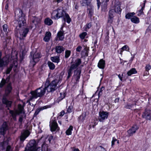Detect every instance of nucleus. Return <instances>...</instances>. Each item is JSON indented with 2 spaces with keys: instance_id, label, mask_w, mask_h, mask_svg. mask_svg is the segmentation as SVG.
<instances>
[{
  "instance_id": "5fc2aeb1",
  "label": "nucleus",
  "mask_w": 151,
  "mask_h": 151,
  "mask_svg": "<svg viewBox=\"0 0 151 151\" xmlns=\"http://www.w3.org/2000/svg\"><path fill=\"white\" fill-rule=\"evenodd\" d=\"M41 110H42V109H37L34 113V115L35 116H36L38 114V113H39L40 111Z\"/></svg>"
},
{
  "instance_id": "a878e982",
  "label": "nucleus",
  "mask_w": 151,
  "mask_h": 151,
  "mask_svg": "<svg viewBox=\"0 0 151 151\" xmlns=\"http://www.w3.org/2000/svg\"><path fill=\"white\" fill-rule=\"evenodd\" d=\"M109 1V0H104L101 4V8L102 10L104 11L107 8V6L108 4V2Z\"/></svg>"
},
{
  "instance_id": "6e6d98bb",
  "label": "nucleus",
  "mask_w": 151,
  "mask_h": 151,
  "mask_svg": "<svg viewBox=\"0 0 151 151\" xmlns=\"http://www.w3.org/2000/svg\"><path fill=\"white\" fill-rule=\"evenodd\" d=\"M151 68V66L150 65H147L145 67V70L146 71H148Z\"/></svg>"
},
{
  "instance_id": "cd10ccee",
  "label": "nucleus",
  "mask_w": 151,
  "mask_h": 151,
  "mask_svg": "<svg viewBox=\"0 0 151 151\" xmlns=\"http://www.w3.org/2000/svg\"><path fill=\"white\" fill-rule=\"evenodd\" d=\"M57 37L60 40H62L64 38V32L62 31L59 32L57 33Z\"/></svg>"
},
{
  "instance_id": "774afa93",
  "label": "nucleus",
  "mask_w": 151,
  "mask_h": 151,
  "mask_svg": "<svg viewBox=\"0 0 151 151\" xmlns=\"http://www.w3.org/2000/svg\"><path fill=\"white\" fill-rule=\"evenodd\" d=\"M73 151H79V150L78 149H75Z\"/></svg>"
},
{
  "instance_id": "ddd939ff",
  "label": "nucleus",
  "mask_w": 151,
  "mask_h": 151,
  "mask_svg": "<svg viewBox=\"0 0 151 151\" xmlns=\"http://www.w3.org/2000/svg\"><path fill=\"white\" fill-rule=\"evenodd\" d=\"M143 118L147 120H151V110L146 109L142 115Z\"/></svg>"
},
{
  "instance_id": "f257e3e1",
  "label": "nucleus",
  "mask_w": 151,
  "mask_h": 151,
  "mask_svg": "<svg viewBox=\"0 0 151 151\" xmlns=\"http://www.w3.org/2000/svg\"><path fill=\"white\" fill-rule=\"evenodd\" d=\"M61 17H63L64 22L66 19L67 22L68 23H70L71 19L69 15L62 8H58L53 11L51 14V17L52 19H56Z\"/></svg>"
},
{
  "instance_id": "864d4df0",
  "label": "nucleus",
  "mask_w": 151,
  "mask_h": 151,
  "mask_svg": "<svg viewBox=\"0 0 151 151\" xmlns=\"http://www.w3.org/2000/svg\"><path fill=\"white\" fill-rule=\"evenodd\" d=\"M82 49V47L81 46H78L76 48V50L78 52H81Z\"/></svg>"
},
{
  "instance_id": "bb28decb",
  "label": "nucleus",
  "mask_w": 151,
  "mask_h": 151,
  "mask_svg": "<svg viewBox=\"0 0 151 151\" xmlns=\"http://www.w3.org/2000/svg\"><path fill=\"white\" fill-rule=\"evenodd\" d=\"M8 141H5L3 142V145H2L3 147L5 146V145H6V151H12V149L10 146L8 145Z\"/></svg>"
},
{
  "instance_id": "a211bd4d",
  "label": "nucleus",
  "mask_w": 151,
  "mask_h": 151,
  "mask_svg": "<svg viewBox=\"0 0 151 151\" xmlns=\"http://www.w3.org/2000/svg\"><path fill=\"white\" fill-rule=\"evenodd\" d=\"M139 127L136 125H133L131 128L129 129L127 131L128 133L129 136H132L133 134L135 133L136 130L138 129Z\"/></svg>"
},
{
  "instance_id": "f3484780",
  "label": "nucleus",
  "mask_w": 151,
  "mask_h": 151,
  "mask_svg": "<svg viewBox=\"0 0 151 151\" xmlns=\"http://www.w3.org/2000/svg\"><path fill=\"white\" fill-rule=\"evenodd\" d=\"M87 12L89 17L91 18L94 13V8L92 5H90L88 6Z\"/></svg>"
},
{
  "instance_id": "680f3d73",
  "label": "nucleus",
  "mask_w": 151,
  "mask_h": 151,
  "mask_svg": "<svg viewBox=\"0 0 151 151\" xmlns=\"http://www.w3.org/2000/svg\"><path fill=\"white\" fill-rule=\"evenodd\" d=\"M67 111L68 113H70L71 111V107L69 106L67 110Z\"/></svg>"
},
{
  "instance_id": "c85d7f7f",
  "label": "nucleus",
  "mask_w": 151,
  "mask_h": 151,
  "mask_svg": "<svg viewBox=\"0 0 151 151\" xmlns=\"http://www.w3.org/2000/svg\"><path fill=\"white\" fill-rule=\"evenodd\" d=\"M86 115V112H85L83 113L82 115L78 118L79 122H83L85 120Z\"/></svg>"
},
{
  "instance_id": "c03bdc74",
  "label": "nucleus",
  "mask_w": 151,
  "mask_h": 151,
  "mask_svg": "<svg viewBox=\"0 0 151 151\" xmlns=\"http://www.w3.org/2000/svg\"><path fill=\"white\" fill-rule=\"evenodd\" d=\"M91 27V24L90 23H88L86 24L84 27V30L86 31H87Z\"/></svg>"
},
{
  "instance_id": "58836bf2",
  "label": "nucleus",
  "mask_w": 151,
  "mask_h": 151,
  "mask_svg": "<svg viewBox=\"0 0 151 151\" xmlns=\"http://www.w3.org/2000/svg\"><path fill=\"white\" fill-rule=\"evenodd\" d=\"M42 151H48L47 145L44 143L42 147Z\"/></svg>"
},
{
  "instance_id": "c9c22d12",
  "label": "nucleus",
  "mask_w": 151,
  "mask_h": 151,
  "mask_svg": "<svg viewBox=\"0 0 151 151\" xmlns=\"http://www.w3.org/2000/svg\"><path fill=\"white\" fill-rule=\"evenodd\" d=\"M73 127L70 126L68 129L66 131V133L68 135H71L72 134L71 131L73 130Z\"/></svg>"
},
{
  "instance_id": "0eeeda50",
  "label": "nucleus",
  "mask_w": 151,
  "mask_h": 151,
  "mask_svg": "<svg viewBox=\"0 0 151 151\" xmlns=\"http://www.w3.org/2000/svg\"><path fill=\"white\" fill-rule=\"evenodd\" d=\"M81 63V60L80 59H76L75 62L71 65L70 68L68 71V75L67 78H69L71 76L72 74V71L73 70L77 68L78 66Z\"/></svg>"
},
{
  "instance_id": "f704fd0d",
  "label": "nucleus",
  "mask_w": 151,
  "mask_h": 151,
  "mask_svg": "<svg viewBox=\"0 0 151 151\" xmlns=\"http://www.w3.org/2000/svg\"><path fill=\"white\" fill-rule=\"evenodd\" d=\"M47 64L50 69L53 70L54 69L55 66V65L52 63L50 61H48Z\"/></svg>"
},
{
  "instance_id": "5701e85b",
  "label": "nucleus",
  "mask_w": 151,
  "mask_h": 151,
  "mask_svg": "<svg viewBox=\"0 0 151 151\" xmlns=\"http://www.w3.org/2000/svg\"><path fill=\"white\" fill-rule=\"evenodd\" d=\"M105 66V61L102 59H101L99 61L98 64V67L100 68L104 69Z\"/></svg>"
},
{
  "instance_id": "6e6552de",
  "label": "nucleus",
  "mask_w": 151,
  "mask_h": 151,
  "mask_svg": "<svg viewBox=\"0 0 151 151\" xmlns=\"http://www.w3.org/2000/svg\"><path fill=\"white\" fill-rule=\"evenodd\" d=\"M24 107L20 104L18 105V110L14 111L13 110H9V113L11 115V116L14 120H16V116L17 115H19V114L23 113Z\"/></svg>"
},
{
  "instance_id": "1a4fd4ad",
  "label": "nucleus",
  "mask_w": 151,
  "mask_h": 151,
  "mask_svg": "<svg viewBox=\"0 0 151 151\" xmlns=\"http://www.w3.org/2000/svg\"><path fill=\"white\" fill-rule=\"evenodd\" d=\"M7 96H3L2 100V103L6 105V107L7 108L8 110H9V108L11 107L12 102L11 101L8 100L7 99Z\"/></svg>"
},
{
  "instance_id": "37998d69",
  "label": "nucleus",
  "mask_w": 151,
  "mask_h": 151,
  "mask_svg": "<svg viewBox=\"0 0 151 151\" xmlns=\"http://www.w3.org/2000/svg\"><path fill=\"white\" fill-rule=\"evenodd\" d=\"M71 51L69 50H66L65 52V58H68L70 55Z\"/></svg>"
},
{
  "instance_id": "7c9ffc66",
  "label": "nucleus",
  "mask_w": 151,
  "mask_h": 151,
  "mask_svg": "<svg viewBox=\"0 0 151 151\" xmlns=\"http://www.w3.org/2000/svg\"><path fill=\"white\" fill-rule=\"evenodd\" d=\"M45 24L48 25H50L53 23L52 20L49 18H47L45 19L44 20Z\"/></svg>"
},
{
  "instance_id": "393cba45",
  "label": "nucleus",
  "mask_w": 151,
  "mask_h": 151,
  "mask_svg": "<svg viewBox=\"0 0 151 151\" xmlns=\"http://www.w3.org/2000/svg\"><path fill=\"white\" fill-rule=\"evenodd\" d=\"M51 37V33L49 32H47L45 34V36L43 38V40L45 42H48L50 40Z\"/></svg>"
},
{
  "instance_id": "338daca9",
  "label": "nucleus",
  "mask_w": 151,
  "mask_h": 151,
  "mask_svg": "<svg viewBox=\"0 0 151 151\" xmlns=\"http://www.w3.org/2000/svg\"><path fill=\"white\" fill-rule=\"evenodd\" d=\"M84 50H85V52H87L88 50V48L86 47H85L84 48Z\"/></svg>"
},
{
  "instance_id": "9b49d317",
  "label": "nucleus",
  "mask_w": 151,
  "mask_h": 151,
  "mask_svg": "<svg viewBox=\"0 0 151 151\" xmlns=\"http://www.w3.org/2000/svg\"><path fill=\"white\" fill-rule=\"evenodd\" d=\"M109 114V113L106 111H102L99 113V120L100 122H103L105 119H107Z\"/></svg>"
},
{
  "instance_id": "c756f323",
  "label": "nucleus",
  "mask_w": 151,
  "mask_h": 151,
  "mask_svg": "<svg viewBox=\"0 0 151 151\" xmlns=\"http://www.w3.org/2000/svg\"><path fill=\"white\" fill-rule=\"evenodd\" d=\"M91 1V0H83L81 4L83 6H88V5H91L90 4Z\"/></svg>"
},
{
  "instance_id": "6ab92c4d",
  "label": "nucleus",
  "mask_w": 151,
  "mask_h": 151,
  "mask_svg": "<svg viewBox=\"0 0 151 151\" xmlns=\"http://www.w3.org/2000/svg\"><path fill=\"white\" fill-rule=\"evenodd\" d=\"M12 89V87L11 86V83H9L7 85L5 90V93L4 96H7L11 92Z\"/></svg>"
},
{
  "instance_id": "a19ab883",
  "label": "nucleus",
  "mask_w": 151,
  "mask_h": 151,
  "mask_svg": "<svg viewBox=\"0 0 151 151\" xmlns=\"http://www.w3.org/2000/svg\"><path fill=\"white\" fill-rule=\"evenodd\" d=\"M122 50L121 51V53L123 50H126L129 52V47L127 45H125L123 46L121 48Z\"/></svg>"
},
{
  "instance_id": "4468645a",
  "label": "nucleus",
  "mask_w": 151,
  "mask_h": 151,
  "mask_svg": "<svg viewBox=\"0 0 151 151\" xmlns=\"http://www.w3.org/2000/svg\"><path fill=\"white\" fill-rule=\"evenodd\" d=\"M29 29L27 28L22 29L20 30V39H23L24 37H25L27 34L28 33Z\"/></svg>"
},
{
  "instance_id": "4c0bfd02",
  "label": "nucleus",
  "mask_w": 151,
  "mask_h": 151,
  "mask_svg": "<svg viewBox=\"0 0 151 151\" xmlns=\"http://www.w3.org/2000/svg\"><path fill=\"white\" fill-rule=\"evenodd\" d=\"M20 45L22 50L23 51H25L28 50V45H25L24 44L23 45L21 44Z\"/></svg>"
},
{
  "instance_id": "dca6fc26",
  "label": "nucleus",
  "mask_w": 151,
  "mask_h": 151,
  "mask_svg": "<svg viewBox=\"0 0 151 151\" xmlns=\"http://www.w3.org/2000/svg\"><path fill=\"white\" fill-rule=\"evenodd\" d=\"M115 13H116V12H115L114 10L111 8L109 11V17L108 20V22L109 23H111L112 22V19L114 17V15L115 14Z\"/></svg>"
},
{
  "instance_id": "f03ea898",
  "label": "nucleus",
  "mask_w": 151,
  "mask_h": 151,
  "mask_svg": "<svg viewBox=\"0 0 151 151\" xmlns=\"http://www.w3.org/2000/svg\"><path fill=\"white\" fill-rule=\"evenodd\" d=\"M15 17L17 19L19 27L24 26L26 24L25 15L23 14L22 10L20 9H16L15 12Z\"/></svg>"
},
{
  "instance_id": "aec40b11",
  "label": "nucleus",
  "mask_w": 151,
  "mask_h": 151,
  "mask_svg": "<svg viewBox=\"0 0 151 151\" xmlns=\"http://www.w3.org/2000/svg\"><path fill=\"white\" fill-rule=\"evenodd\" d=\"M81 71L80 70H77L74 72L73 76L74 78L75 79L77 82L79 81V79L80 77V74Z\"/></svg>"
},
{
  "instance_id": "052dcab7",
  "label": "nucleus",
  "mask_w": 151,
  "mask_h": 151,
  "mask_svg": "<svg viewBox=\"0 0 151 151\" xmlns=\"http://www.w3.org/2000/svg\"><path fill=\"white\" fill-rule=\"evenodd\" d=\"M10 80V78L9 77H7L6 80L5 79V81L6 83H8L9 82Z\"/></svg>"
},
{
  "instance_id": "a18cd8bd",
  "label": "nucleus",
  "mask_w": 151,
  "mask_h": 151,
  "mask_svg": "<svg viewBox=\"0 0 151 151\" xmlns=\"http://www.w3.org/2000/svg\"><path fill=\"white\" fill-rule=\"evenodd\" d=\"M95 151H105V150L101 146H99L96 148Z\"/></svg>"
},
{
  "instance_id": "20e7f679",
  "label": "nucleus",
  "mask_w": 151,
  "mask_h": 151,
  "mask_svg": "<svg viewBox=\"0 0 151 151\" xmlns=\"http://www.w3.org/2000/svg\"><path fill=\"white\" fill-rule=\"evenodd\" d=\"M40 58V54L39 52L37 51L34 53L33 52H31V55L30 56V66L34 67L36 63L39 61Z\"/></svg>"
},
{
  "instance_id": "0e129e2a",
  "label": "nucleus",
  "mask_w": 151,
  "mask_h": 151,
  "mask_svg": "<svg viewBox=\"0 0 151 151\" xmlns=\"http://www.w3.org/2000/svg\"><path fill=\"white\" fill-rule=\"evenodd\" d=\"M64 112L63 111H62L60 113V115L61 116H63L64 115Z\"/></svg>"
},
{
  "instance_id": "69168bd1",
  "label": "nucleus",
  "mask_w": 151,
  "mask_h": 151,
  "mask_svg": "<svg viewBox=\"0 0 151 151\" xmlns=\"http://www.w3.org/2000/svg\"><path fill=\"white\" fill-rule=\"evenodd\" d=\"M19 121L20 122H22V117H20L19 119Z\"/></svg>"
},
{
  "instance_id": "ea45409f",
  "label": "nucleus",
  "mask_w": 151,
  "mask_h": 151,
  "mask_svg": "<svg viewBox=\"0 0 151 151\" xmlns=\"http://www.w3.org/2000/svg\"><path fill=\"white\" fill-rule=\"evenodd\" d=\"M136 104H126L124 107L127 109H131L132 108H134V106H136Z\"/></svg>"
},
{
  "instance_id": "412c9836",
  "label": "nucleus",
  "mask_w": 151,
  "mask_h": 151,
  "mask_svg": "<svg viewBox=\"0 0 151 151\" xmlns=\"http://www.w3.org/2000/svg\"><path fill=\"white\" fill-rule=\"evenodd\" d=\"M29 134V132L28 131H25L22 132L20 137V140L23 141L28 136Z\"/></svg>"
},
{
  "instance_id": "49530a36",
  "label": "nucleus",
  "mask_w": 151,
  "mask_h": 151,
  "mask_svg": "<svg viewBox=\"0 0 151 151\" xmlns=\"http://www.w3.org/2000/svg\"><path fill=\"white\" fill-rule=\"evenodd\" d=\"M116 142L117 144L119 143V141L116 139L115 138L113 137L111 142V146H112Z\"/></svg>"
},
{
  "instance_id": "4d7b16f0",
  "label": "nucleus",
  "mask_w": 151,
  "mask_h": 151,
  "mask_svg": "<svg viewBox=\"0 0 151 151\" xmlns=\"http://www.w3.org/2000/svg\"><path fill=\"white\" fill-rule=\"evenodd\" d=\"M12 68V66H10L9 68H8L6 70V73L7 74H9L11 71V70Z\"/></svg>"
},
{
  "instance_id": "bf43d9fd",
  "label": "nucleus",
  "mask_w": 151,
  "mask_h": 151,
  "mask_svg": "<svg viewBox=\"0 0 151 151\" xmlns=\"http://www.w3.org/2000/svg\"><path fill=\"white\" fill-rule=\"evenodd\" d=\"M53 139V136H50L48 139V140L49 141V142L50 143L51 142V141Z\"/></svg>"
},
{
  "instance_id": "9d476101",
  "label": "nucleus",
  "mask_w": 151,
  "mask_h": 151,
  "mask_svg": "<svg viewBox=\"0 0 151 151\" xmlns=\"http://www.w3.org/2000/svg\"><path fill=\"white\" fill-rule=\"evenodd\" d=\"M112 8L115 12L119 13H121L122 9L120 8V4L119 2L115 1L114 4L112 6Z\"/></svg>"
},
{
  "instance_id": "e433bc0d",
  "label": "nucleus",
  "mask_w": 151,
  "mask_h": 151,
  "mask_svg": "<svg viewBox=\"0 0 151 151\" xmlns=\"http://www.w3.org/2000/svg\"><path fill=\"white\" fill-rule=\"evenodd\" d=\"M2 27L3 31L6 32V35L7 36V34L9 31V29H8V26L6 24H5Z\"/></svg>"
},
{
  "instance_id": "473e14b6",
  "label": "nucleus",
  "mask_w": 151,
  "mask_h": 151,
  "mask_svg": "<svg viewBox=\"0 0 151 151\" xmlns=\"http://www.w3.org/2000/svg\"><path fill=\"white\" fill-rule=\"evenodd\" d=\"M51 60L53 62L58 63L60 61V57L58 56L51 57Z\"/></svg>"
},
{
  "instance_id": "423d86ee",
  "label": "nucleus",
  "mask_w": 151,
  "mask_h": 151,
  "mask_svg": "<svg viewBox=\"0 0 151 151\" xmlns=\"http://www.w3.org/2000/svg\"><path fill=\"white\" fill-rule=\"evenodd\" d=\"M46 90L45 87L44 88L41 87L34 91H31L30 93L35 99H36L38 97L42 96L45 94Z\"/></svg>"
},
{
  "instance_id": "72a5a7b5",
  "label": "nucleus",
  "mask_w": 151,
  "mask_h": 151,
  "mask_svg": "<svg viewBox=\"0 0 151 151\" xmlns=\"http://www.w3.org/2000/svg\"><path fill=\"white\" fill-rule=\"evenodd\" d=\"M131 20L132 22L135 23H138L139 22V18L135 16H134L131 18Z\"/></svg>"
},
{
  "instance_id": "8fccbe9b",
  "label": "nucleus",
  "mask_w": 151,
  "mask_h": 151,
  "mask_svg": "<svg viewBox=\"0 0 151 151\" xmlns=\"http://www.w3.org/2000/svg\"><path fill=\"white\" fill-rule=\"evenodd\" d=\"M144 6L142 7L141 9L139 11V12L140 13V15L143 14V10L144 9V8H145V2H146V1H144Z\"/></svg>"
},
{
  "instance_id": "2eb2a0df",
  "label": "nucleus",
  "mask_w": 151,
  "mask_h": 151,
  "mask_svg": "<svg viewBox=\"0 0 151 151\" xmlns=\"http://www.w3.org/2000/svg\"><path fill=\"white\" fill-rule=\"evenodd\" d=\"M8 127L6 122L3 123L0 129V132L2 135H4L8 129Z\"/></svg>"
},
{
  "instance_id": "603ef678",
  "label": "nucleus",
  "mask_w": 151,
  "mask_h": 151,
  "mask_svg": "<svg viewBox=\"0 0 151 151\" xmlns=\"http://www.w3.org/2000/svg\"><path fill=\"white\" fill-rule=\"evenodd\" d=\"M104 90V87L102 86L100 89V91L99 92V93L98 94L99 96L100 95H101L102 94V91H103Z\"/></svg>"
},
{
  "instance_id": "39448f33",
  "label": "nucleus",
  "mask_w": 151,
  "mask_h": 151,
  "mask_svg": "<svg viewBox=\"0 0 151 151\" xmlns=\"http://www.w3.org/2000/svg\"><path fill=\"white\" fill-rule=\"evenodd\" d=\"M37 143L35 140H30L26 147L25 151H38L40 150L39 147L37 149Z\"/></svg>"
},
{
  "instance_id": "79ce46f5",
  "label": "nucleus",
  "mask_w": 151,
  "mask_h": 151,
  "mask_svg": "<svg viewBox=\"0 0 151 151\" xmlns=\"http://www.w3.org/2000/svg\"><path fill=\"white\" fill-rule=\"evenodd\" d=\"M134 14V13L133 12L129 13L126 15L125 17L126 18L128 19H131V18L133 17V16Z\"/></svg>"
},
{
  "instance_id": "de8ad7c7",
  "label": "nucleus",
  "mask_w": 151,
  "mask_h": 151,
  "mask_svg": "<svg viewBox=\"0 0 151 151\" xmlns=\"http://www.w3.org/2000/svg\"><path fill=\"white\" fill-rule=\"evenodd\" d=\"M86 35L87 33L84 32L80 34L79 35V36L81 39H83Z\"/></svg>"
},
{
  "instance_id": "2f4dec72",
  "label": "nucleus",
  "mask_w": 151,
  "mask_h": 151,
  "mask_svg": "<svg viewBox=\"0 0 151 151\" xmlns=\"http://www.w3.org/2000/svg\"><path fill=\"white\" fill-rule=\"evenodd\" d=\"M137 73V71L134 68H132L127 72V74L128 76H131L133 74H135Z\"/></svg>"
},
{
  "instance_id": "b1692460",
  "label": "nucleus",
  "mask_w": 151,
  "mask_h": 151,
  "mask_svg": "<svg viewBox=\"0 0 151 151\" xmlns=\"http://www.w3.org/2000/svg\"><path fill=\"white\" fill-rule=\"evenodd\" d=\"M65 48L61 46H57L55 47L56 52L57 53L60 54L63 52L65 50Z\"/></svg>"
},
{
  "instance_id": "4be33fe9",
  "label": "nucleus",
  "mask_w": 151,
  "mask_h": 151,
  "mask_svg": "<svg viewBox=\"0 0 151 151\" xmlns=\"http://www.w3.org/2000/svg\"><path fill=\"white\" fill-rule=\"evenodd\" d=\"M7 59L6 58H0V68L4 66L7 63Z\"/></svg>"
},
{
  "instance_id": "3c124183",
  "label": "nucleus",
  "mask_w": 151,
  "mask_h": 151,
  "mask_svg": "<svg viewBox=\"0 0 151 151\" xmlns=\"http://www.w3.org/2000/svg\"><path fill=\"white\" fill-rule=\"evenodd\" d=\"M33 97V95H32V96L30 97L29 99L27 101V103H28L29 105H31V103L30 101L32 100L33 99H35Z\"/></svg>"
},
{
  "instance_id": "7ed1b4c3",
  "label": "nucleus",
  "mask_w": 151,
  "mask_h": 151,
  "mask_svg": "<svg viewBox=\"0 0 151 151\" xmlns=\"http://www.w3.org/2000/svg\"><path fill=\"white\" fill-rule=\"evenodd\" d=\"M58 82L57 80L53 81L50 83H49L48 81H46L45 84V89L48 92H53L58 88V86L57 85Z\"/></svg>"
},
{
  "instance_id": "e2e57ef3",
  "label": "nucleus",
  "mask_w": 151,
  "mask_h": 151,
  "mask_svg": "<svg viewBox=\"0 0 151 151\" xmlns=\"http://www.w3.org/2000/svg\"><path fill=\"white\" fill-rule=\"evenodd\" d=\"M118 77L121 80V81H122V78L123 76V74L121 75L120 74H119L118 75Z\"/></svg>"
},
{
  "instance_id": "13d9d810",
  "label": "nucleus",
  "mask_w": 151,
  "mask_h": 151,
  "mask_svg": "<svg viewBox=\"0 0 151 151\" xmlns=\"http://www.w3.org/2000/svg\"><path fill=\"white\" fill-rule=\"evenodd\" d=\"M97 1V7L98 9H99L101 5V2L99 0H96Z\"/></svg>"
},
{
  "instance_id": "09e8293b",
  "label": "nucleus",
  "mask_w": 151,
  "mask_h": 151,
  "mask_svg": "<svg viewBox=\"0 0 151 151\" xmlns=\"http://www.w3.org/2000/svg\"><path fill=\"white\" fill-rule=\"evenodd\" d=\"M6 83L5 79H2L0 83V88L2 87Z\"/></svg>"
},
{
  "instance_id": "f8f14e48",
  "label": "nucleus",
  "mask_w": 151,
  "mask_h": 151,
  "mask_svg": "<svg viewBox=\"0 0 151 151\" xmlns=\"http://www.w3.org/2000/svg\"><path fill=\"white\" fill-rule=\"evenodd\" d=\"M50 123V129L52 131H55L59 129L57 123L55 120H51Z\"/></svg>"
}]
</instances>
